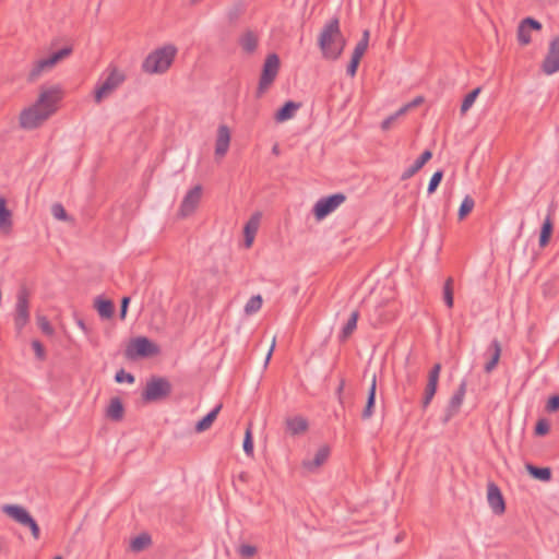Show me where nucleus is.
<instances>
[{"label": "nucleus", "mask_w": 559, "mask_h": 559, "mask_svg": "<svg viewBox=\"0 0 559 559\" xmlns=\"http://www.w3.org/2000/svg\"><path fill=\"white\" fill-rule=\"evenodd\" d=\"M33 347H34V349L36 352V355L41 358L43 355H44V349H43L41 344L38 341H34L33 342Z\"/></svg>", "instance_id": "obj_55"}, {"label": "nucleus", "mask_w": 559, "mask_h": 559, "mask_svg": "<svg viewBox=\"0 0 559 559\" xmlns=\"http://www.w3.org/2000/svg\"><path fill=\"white\" fill-rule=\"evenodd\" d=\"M123 413L124 408L121 400L112 397L106 409V416L114 421H120L123 418Z\"/></svg>", "instance_id": "obj_25"}, {"label": "nucleus", "mask_w": 559, "mask_h": 559, "mask_svg": "<svg viewBox=\"0 0 559 559\" xmlns=\"http://www.w3.org/2000/svg\"><path fill=\"white\" fill-rule=\"evenodd\" d=\"M2 511L19 524L28 527L35 539L39 538V526L25 508L19 504H5L2 507Z\"/></svg>", "instance_id": "obj_7"}, {"label": "nucleus", "mask_w": 559, "mask_h": 559, "mask_svg": "<svg viewBox=\"0 0 559 559\" xmlns=\"http://www.w3.org/2000/svg\"><path fill=\"white\" fill-rule=\"evenodd\" d=\"M437 386H438L437 382L428 381V383L425 388V394H424V399L421 402L423 408H427L428 405L430 404V402L432 401V399L436 394V391H437Z\"/></svg>", "instance_id": "obj_36"}, {"label": "nucleus", "mask_w": 559, "mask_h": 559, "mask_svg": "<svg viewBox=\"0 0 559 559\" xmlns=\"http://www.w3.org/2000/svg\"><path fill=\"white\" fill-rule=\"evenodd\" d=\"M241 49L247 53H253L257 50L259 37L258 34L251 29H247L238 40Z\"/></svg>", "instance_id": "obj_20"}, {"label": "nucleus", "mask_w": 559, "mask_h": 559, "mask_svg": "<svg viewBox=\"0 0 559 559\" xmlns=\"http://www.w3.org/2000/svg\"><path fill=\"white\" fill-rule=\"evenodd\" d=\"M405 114V108H400L394 114L390 115L388 118H385L381 123V129L384 131H388L391 129L392 124L396 121L397 118L403 116Z\"/></svg>", "instance_id": "obj_41"}, {"label": "nucleus", "mask_w": 559, "mask_h": 559, "mask_svg": "<svg viewBox=\"0 0 559 559\" xmlns=\"http://www.w3.org/2000/svg\"><path fill=\"white\" fill-rule=\"evenodd\" d=\"M481 88L480 87H476L474 88L473 91H471L463 99L462 102V105H461V114L464 115L467 112V110H469V108L473 106V104L475 103L477 96L479 95Z\"/></svg>", "instance_id": "obj_34"}, {"label": "nucleus", "mask_w": 559, "mask_h": 559, "mask_svg": "<svg viewBox=\"0 0 559 559\" xmlns=\"http://www.w3.org/2000/svg\"><path fill=\"white\" fill-rule=\"evenodd\" d=\"M115 381L118 383L127 382L131 384L135 381V378L133 374L126 372L123 369H120L116 372Z\"/></svg>", "instance_id": "obj_45"}, {"label": "nucleus", "mask_w": 559, "mask_h": 559, "mask_svg": "<svg viewBox=\"0 0 559 559\" xmlns=\"http://www.w3.org/2000/svg\"><path fill=\"white\" fill-rule=\"evenodd\" d=\"M286 426L292 435H299L307 430L308 423L305 418L296 416L286 420Z\"/></svg>", "instance_id": "obj_29"}, {"label": "nucleus", "mask_w": 559, "mask_h": 559, "mask_svg": "<svg viewBox=\"0 0 559 559\" xmlns=\"http://www.w3.org/2000/svg\"><path fill=\"white\" fill-rule=\"evenodd\" d=\"M12 212L7 207V200L0 195V231L9 234L12 230Z\"/></svg>", "instance_id": "obj_18"}, {"label": "nucleus", "mask_w": 559, "mask_h": 559, "mask_svg": "<svg viewBox=\"0 0 559 559\" xmlns=\"http://www.w3.org/2000/svg\"><path fill=\"white\" fill-rule=\"evenodd\" d=\"M76 323H78V325L80 326L81 330H83L84 332L87 331L86 325H85V323L83 322L82 319H78Z\"/></svg>", "instance_id": "obj_58"}, {"label": "nucleus", "mask_w": 559, "mask_h": 559, "mask_svg": "<svg viewBox=\"0 0 559 559\" xmlns=\"http://www.w3.org/2000/svg\"><path fill=\"white\" fill-rule=\"evenodd\" d=\"M38 325L45 334L51 335L53 333V329L46 317H38Z\"/></svg>", "instance_id": "obj_48"}, {"label": "nucleus", "mask_w": 559, "mask_h": 559, "mask_svg": "<svg viewBox=\"0 0 559 559\" xmlns=\"http://www.w3.org/2000/svg\"><path fill=\"white\" fill-rule=\"evenodd\" d=\"M242 12V5L241 4H237L235 5V8H233L231 10H229L228 12V19L230 22H234L236 21L239 15L241 14Z\"/></svg>", "instance_id": "obj_53"}, {"label": "nucleus", "mask_w": 559, "mask_h": 559, "mask_svg": "<svg viewBox=\"0 0 559 559\" xmlns=\"http://www.w3.org/2000/svg\"><path fill=\"white\" fill-rule=\"evenodd\" d=\"M29 321L28 298L25 292H20L16 297L14 323L21 331Z\"/></svg>", "instance_id": "obj_12"}, {"label": "nucleus", "mask_w": 559, "mask_h": 559, "mask_svg": "<svg viewBox=\"0 0 559 559\" xmlns=\"http://www.w3.org/2000/svg\"><path fill=\"white\" fill-rule=\"evenodd\" d=\"M53 559H62V557L61 556H57Z\"/></svg>", "instance_id": "obj_60"}, {"label": "nucleus", "mask_w": 559, "mask_h": 559, "mask_svg": "<svg viewBox=\"0 0 559 559\" xmlns=\"http://www.w3.org/2000/svg\"><path fill=\"white\" fill-rule=\"evenodd\" d=\"M300 107L299 103L293 100L286 102L275 114V120L277 122H284L294 117L296 110Z\"/></svg>", "instance_id": "obj_24"}, {"label": "nucleus", "mask_w": 559, "mask_h": 559, "mask_svg": "<svg viewBox=\"0 0 559 559\" xmlns=\"http://www.w3.org/2000/svg\"><path fill=\"white\" fill-rule=\"evenodd\" d=\"M158 353V347L147 337L139 336L127 347L126 355L130 359L136 357H148Z\"/></svg>", "instance_id": "obj_10"}, {"label": "nucleus", "mask_w": 559, "mask_h": 559, "mask_svg": "<svg viewBox=\"0 0 559 559\" xmlns=\"http://www.w3.org/2000/svg\"><path fill=\"white\" fill-rule=\"evenodd\" d=\"M443 178V171L437 170L433 173V175L430 178V181L428 183L427 193L432 194L436 192L437 188L439 187L441 180Z\"/></svg>", "instance_id": "obj_39"}, {"label": "nucleus", "mask_w": 559, "mask_h": 559, "mask_svg": "<svg viewBox=\"0 0 559 559\" xmlns=\"http://www.w3.org/2000/svg\"><path fill=\"white\" fill-rule=\"evenodd\" d=\"M359 62H360V60L352 57V59L347 66V70H346V72L349 76H352V78L355 76L358 66H359Z\"/></svg>", "instance_id": "obj_51"}, {"label": "nucleus", "mask_w": 559, "mask_h": 559, "mask_svg": "<svg viewBox=\"0 0 559 559\" xmlns=\"http://www.w3.org/2000/svg\"><path fill=\"white\" fill-rule=\"evenodd\" d=\"M345 200L346 195L341 192L321 198L313 206V215L318 221H321L334 212Z\"/></svg>", "instance_id": "obj_8"}, {"label": "nucleus", "mask_w": 559, "mask_h": 559, "mask_svg": "<svg viewBox=\"0 0 559 559\" xmlns=\"http://www.w3.org/2000/svg\"><path fill=\"white\" fill-rule=\"evenodd\" d=\"M51 214L56 219L67 221L68 214L61 203H55L51 206Z\"/></svg>", "instance_id": "obj_43"}, {"label": "nucleus", "mask_w": 559, "mask_h": 559, "mask_svg": "<svg viewBox=\"0 0 559 559\" xmlns=\"http://www.w3.org/2000/svg\"><path fill=\"white\" fill-rule=\"evenodd\" d=\"M330 450L328 447H322L318 450L312 460H305L302 466L309 472H314L319 468L329 457Z\"/></svg>", "instance_id": "obj_22"}, {"label": "nucleus", "mask_w": 559, "mask_h": 559, "mask_svg": "<svg viewBox=\"0 0 559 559\" xmlns=\"http://www.w3.org/2000/svg\"><path fill=\"white\" fill-rule=\"evenodd\" d=\"M423 102H424V98L421 96H417L412 102L404 105L402 108H405V114H406L411 108H414V107L420 105Z\"/></svg>", "instance_id": "obj_54"}, {"label": "nucleus", "mask_w": 559, "mask_h": 559, "mask_svg": "<svg viewBox=\"0 0 559 559\" xmlns=\"http://www.w3.org/2000/svg\"><path fill=\"white\" fill-rule=\"evenodd\" d=\"M344 385H345V381L342 379L341 382H340V385L336 389V395L338 397L340 403H343V401H342V392H343Z\"/></svg>", "instance_id": "obj_56"}, {"label": "nucleus", "mask_w": 559, "mask_h": 559, "mask_svg": "<svg viewBox=\"0 0 559 559\" xmlns=\"http://www.w3.org/2000/svg\"><path fill=\"white\" fill-rule=\"evenodd\" d=\"M242 448L248 456L253 455V438L250 427L246 430Z\"/></svg>", "instance_id": "obj_42"}, {"label": "nucleus", "mask_w": 559, "mask_h": 559, "mask_svg": "<svg viewBox=\"0 0 559 559\" xmlns=\"http://www.w3.org/2000/svg\"><path fill=\"white\" fill-rule=\"evenodd\" d=\"M280 70V58L276 53H270L263 63L257 97H261L275 81Z\"/></svg>", "instance_id": "obj_5"}, {"label": "nucleus", "mask_w": 559, "mask_h": 559, "mask_svg": "<svg viewBox=\"0 0 559 559\" xmlns=\"http://www.w3.org/2000/svg\"><path fill=\"white\" fill-rule=\"evenodd\" d=\"M551 233H552V223H551L550 218L547 217L545 219V222L543 223L540 234H539V246L540 247H545L549 242Z\"/></svg>", "instance_id": "obj_32"}, {"label": "nucleus", "mask_w": 559, "mask_h": 559, "mask_svg": "<svg viewBox=\"0 0 559 559\" xmlns=\"http://www.w3.org/2000/svg\"><path fill=\"white\" fill-rule=\"evenodd\" d=\"M453 280L451 277H449L445 283H444V286H443V300H444V304L449 307V308H452L453 307V302H454V299H453Z\"/></svg>", "instance_id": "obj_38"}, {"label": "nucleus", "mask_w": 559, "mask_h": 559, "mask_svg": "<svg viewBox=\"0 0 559 559\" xmlns=\"http://www.w3.org/2000/svg\"><path fill=\"white\" fill-rule=\"evenodd\" d=\"M368 41H369V32L365 31L361 39L357 43L352 57L360 60L368 48Z\"/></svg>", "instance_id": "obj_33"}, {"label": "nucleus", "mask_w": 559, "mask_h": 559, "mask_svg": "<svg viewBox=\"0 0 559 559\" xmlns=\"http://www.w3.org/2000/svg\"><path fill=\"white\" fill-rule=\"evenodd\" d=\"M474 205H475V202H474L473 198L469 195H466L463 199V201L459 207V213H457L459 218L463 219L466 215H468L472 212V210L474 209Z\"/></svg>", "instance_id": "obj_37"}, {"label": "nucleus", "mask_w": 559, "mask_h": 559, "mask_svg": "<svg viewBox=\"0 0 559 559\" xmlns=\"http://www.w3.org/2000/svg\"><path fill=\"white\" fill-rule=\"evenodd\" d=\"M260 219L261 213H254L245 226V246L247 248L251 247L253 242L254 235L257 234L260 225Z\"/></svg>", "instance_id": "obj_21"}, {"label": "nucleus", "mask_w": 559, "mask_h": 559, "mask_svg": "<svg viewBox=\"0 0 559 559\" xmlns=\"http://www.w3.org/2000/svg\"><path fill=\"white\" fill-rule=\"evenodd\" d=\"M518 40L522 46L528 45L532 40L531 31L521 23L518 26Z\"/></svg>", "instance_id": "obj_40"}, {"label": "nucleus", "mask_w": 559, "mask_h": 559, "mask_svg": "<svg viewBox=\"0 0 559 559\" xmlns=\"http://www.w3.org/2000/svg\"><path fill=\"white\" fill-rule=\"evenodd\" d=\"M61 98L58 86L41 88L36 103L20 114V126L25 130H33L43 124L56 110Z\"/></svg>", "instance_id": "obj_1"}, {"label": "nucleus", "mask_w": 559, "mask_h": 559, "mask_svg": "<svg viewBox=\"0 0 559 559\" xmlns=\"http://www.w3.org/2000/svg\"><path fill=\"white\" fill-rule=\"evenodd\" d=\"M485 356L488 357V360L484 366V370L485 372L490 373L497 367L501 356V345L497 338L491 341L490 345L486 349Z\"/></svg>", "instance_id": "obj_16"}, {"label": "nucleus", "mask_w": 559, "mask_h": 559, "mask_svg": "<svg viewBox=\"0 0 559 559\" xmlns=\"http://www.w3.org/2000/svg\"><path fill=\"white\" fill-rule=\"evenodd\" d=\"M376 391H377V379H376V374H373L371 385L368 390L366 406L361 413V418L364 420L369 419L373 415V409H374V404H376Z\"/></svg>", "instance_id": "obj_23"}, {"label": "nucleus", "mask_w": 559, "mask_h": 559, "mask_svg": "<svg viewBox=\"0 0 559 559\" xmlns=\"http://www.w3.org/2000/svg\"><path fill=\"white\" fill-rule=\"evenodd\" d=\"M274 347H275V338H273L272 345L266 354L265 365L270 361Z\"/></svg>", "instance_id": "obj_57"}, {"label": "nucleus", "mask_w": 559, "mask_h": 559, "mask_svg": "<svg viewBox=\"0 0 559 559\" xmlns=\"http://www.w3.org/2000/svg\"><path fill=\"white\" fill-rule=\"evenodd\" d=\"M108 75L104 81L97 83L95 87L94 99L99 104L105 97L110 95L126 80V75L118 71L117 68L110 67Z\"/></svg>", "instance_id": "obj_6"}, {"label": "nucleus", "mask_w": 559, "mask_h": 559, "mask_svg": "<svg viewBox=\"0 0 559 559\" xmlns=\"http://www.w3.org/2000/svg\"><path fill=\"white\" fill-rule=\"evenodd\" d=\"M202 195L201 186H195L190 189L185 195L181 205H180V215L182 217H187L194 212L197 209Z\"/></svg>", "instance_id": "obj_15"}, {"label": "nucleus", "mask_w": 559, "mask_h": 559, "mask_svg": "<svg viewBox=\"0 0 559 559\" xmlns=\"http://www.w3.org/2000/svg\"><path fill=\"white\" fill-rule=\"evenodd\" d=\"M521 24L526 26L530 31H540L542 29V23L533 17H525L521 21Z\"/></svg>", "instance_id": "obj_46"}, {"label": "nucleus", "mask_w": 559, "mask_h": 559, "mask_svg": "<svg viewBox=\"0 0 559 559\" xmlns=\"http://www.w3.org/2000/svg\"><path fill=\"white\" fill-rule=\"evenodd\" d=\"M546 409L549 413H554L559 409V394H555L549 397V400L546 404Z\"/></svg>", "instance_id": "obj_49"}, {"label": "nucleus", "mask_w": 559, "mask_h": 559, "mask_svg": "<svg viewBox=\"0 0 559 559\" xmlns=\"http://www.w3.org/2000/svg\"><path fill=\"white\" fill-rule=\"evenodd\" d=\"M318 44L325 59L336 60L342 55L345 47V38L341 32L337 17L330 20L323 26Z\"/></svg>", "instance_id": "obj_2"}, {"label": "nucleus", "mask_w": 559, "mask_h": 559, "mask_svg": "<svg viewBox=\"0 0 559 559\" xmlns=\"http://www.w3.org/2000/svg\"><path fill=\"white\" fill-rule=\"evenodd\" d=\"M542 71L552 75L559 71V35L549 43L548 52L540 66Z\"/></svg>", "instance_id": "obj_11"}, {"label": "nucleus", "mask_w": 559, "mask_h": 559, "mask_svg": "<svg viewBox=\"0 0 559 559\" xmlns=\"http://www.w3.org/2000/svg\"><path fill=\"white\" fill-rule=\"evenodd\" d=\"M237 551L242 558L248 559L257 554V547L252 545L242 544L238 547Z\"/></svg>", "instance_id": "obj_44"}, {"label": "nucleus", "mask_w": 559, "mask_h": 559, "mask_svg": "<svg viewBox=\"0 0 559 559\" xmlns=\"http://www.w3.org/2000/svg\"><path fill=\"white\" fill-rule=\"evenodd\" d=\"M549 431V424L546 419H539L535 426V435L544 436Z\"/></svg>", "instance_id": "obj_47"}, {"label": "nucleus", "mask_w": 559, "mask_h": 559, "mask_svg": "<svg viewBox=\"0 0 559 559\" xmlns=\"http://www.w3.org/2000/svg\"><path fill=\"white\" fill-rule=\"evenodd\" d=\"M432 157V153L429 150L423 152V154L415 160V163L406 168L402 175L401 180H407L412 178L417 171H419L424 165Z\"/></svg>", "instance_id": "obj_19"}, {"label": "nucleus", "mask_w": 559, "mask_h": 559, "mask_svg": "<svg viewBox=\"0 0 559 559\" xmlns=\"http://www.w3.org/2000/svg\"><path fill=\"white\" fill-rule=\"evenodd\" d=\"M177 55L174 45H165L152 51L143 61L142 70L148 74L165 73L173 64Z\"/></svg>", "instance_id": "obj_3"}, {"label": "nucleus", "mask_w": 559, "mask_h": 559, "mask_svg": "<svg viewBox=\"0 0 559 559\" xmlns=\"http://www.w3.org/2000/svg\"><path fill=\"white\" fill-rule=\"evenodd\" d=\"M359 313L358 311H353L350 317L348 318L345 325L342 328V331L338 335V338L341 342H345L355 331L357 326V320H358Z\"/></svg>", "instance_id": "obj_28"}, {"label": "nucleus", "mask_w": 559, "mask_h": 559, "mask_svg": "<svg viewBox=\"0 0 559 559\" xmlns=\"http://www.w3.org/2000/svg\"><path fill=\"white\" fill-rule=\"evenodd\" d=\"M230 143V132L227 126L222 124L217 129V138L215 144V155L224 156L229 147Z\"/></svg>", "instance_id": "obj_17"}, {"label": "nucleus", "mask_w": 559, "mask_h": 559, "mask_svg": "<svg viewBox=\"0 0 559 559\" xmlns=\"http://www.w3.org/2000/svg\"><path fill=\"white\" fill-rule=\"evenodd\" d=\"M171 391L173 385L168 379L154 376L147 380L142 399L147 403L163 401L170 395Z\"/></svg>", "instance_id": "obj_4"}, {"label": "nucleus", "mask_w": 559, "mask_h": 559, "mask_svg": "<svg viewBox=\"0 0 559 559\" xmlns=\"http://www.w3.org/2000/svg\"><path fill=\"white\" fill-rule=\"evenodd\" d=\"M222 409V404L215 406L210 413H207L201 420H199L195 425L197 432H203L207 430L214 420L216 419L219 411Z\"/></svg>", "instance_id": "obj_27"}, {"label": "nucleus", "mask_w": 559, "mask_h": 559, "mask_svg": "<svg viewBox=\"0 0 559 559\" xmlns=\"http://www.w3.org/2000/svg\"><path fill=\"white\" fill-rule=\"evenodd\" d=\"M487 502L496 515H501L506 511V502L502 492L497 484L489 481L487 484Z\"/></svg>", "instance_id": "obj_13"}, {"label": "nucleus", "mask_w": 559, "mask_h": 559, "mask_svg": "<svg viewBox=\"0 0 559 559\" xmlns=\"http://www.w3.org/2000/svg\"><path fill=\"white\" fill-rule=\"evenodd\" d=\"M94 307L103 319H110L114 316V304L108 299L98 296L94 301Z\"/></svg>", "instance_id": "obj_26"}, {"label": "nucleus", "mask_w": 559, "mask_h": 559, "mask_svg": "<svg viewBox=\"0 0 559 559\" xmlns=\"http://www.w3.org/2000/svg\"><path fill=\"white\" fill-rule=\"evenodd\" d=\"M72 52L71 47H63L60 50L53 52L48 58L38 60L28 74V81H35L40 76L43 71L52 68L60 60L68 57Z\"/></svg>", "instance_id": "obj_9"}, {"label": "nucleus", "mask_w": 559, "mask_h": 559, "mask_svg": "<svg viewBox=\"0 0 559 559\" xmlns=\"http://www.w3.org/2000/svg\"><path fill=\"white\" fill-rule=\"evenodd\" d=\"M151 544V537L147 534H140L131 540L130 548L134 552L142 551Z\"/></svg>", "instance_id": "obj_31"}, {"label": "nucleus", "mask_w": 559, "mask_h": 559, "mask_svg": "<svg viewBox=\"0 0 559 559\" xmlns=\"http://www.w3.org/2000/svg\"><path fill=\"white\" fill-rule=\"evenodd\" d=\"M262 307V297L260 295L252 296L245 306L246 314H253Z\"/></svg>", "instance_id": "obj_35"}, {"label": "nucleus", "mask_w": 559, "mask_h": 559, "mask_svg": "<svg viewBox=\"0 0 559 559\" xmlns=\"http://www.w3.org/2000/svg\"><path fill=\"white\" fill-rule=\"evenodd\" d=\"M466 380H462L459 388L451 396L448 407L445 409V415L443 418L444 423H448L453 416H455L459 413L466 393Z\"/></svg>", "instance_id": "obj_14"}, {"label": "nucleus", "mask_w": 559, "mask_h": 559, "mask_svg": "<svg viewBox=\"0 0 559 559\" xmlns=\"http://www.w3.org/2000/svg\"><path fill=\"white\" fill-rule=\"evenodd\" d=\"M526 469L535 479L542 481H549L551 479V469L549 467H538L533 464H527Z\"/></svg>", "instance_id": "obj_30"}, {"label": "nucleus", "mask_w": 559, "mask_h": 559, "mask_svg": "<svg viewBox=\"0 0 559 559\" xmlns=\"http://www.w3.org/2000/svg\"><path fill=\"white\" fill-rule=\"evenodd\" d=\"M441 371V365L436 364L431 370L429 371L428 381L437 382L439 381V376Z\"/></svg>", "instance_id": "obj_50"}, {"label": "nucleus", "mask_w": 559, "mask_h": 559, "mask_svg": "<svg viewBox=\"0 0 559 559\" xmlns=\"http://www.w3.org/2000/svg\"><path fill=\"white\" fill-rule=\"evenodd\" d=\"M272 151H273L274 154H278L280 153L277 145L273 146Z\"/></svg>", "instance_id": "obj_59"}, {"label": "nucleus", "mask_w": 559, "mask_h": 559, "mask_svg": "<svg viewBox=\"0 0 559 559\" xmlns=\"http://www.w3.org/2000/svg\"><path fill=\"white\" fill-rule=\"evenodd\" d=\"M129 304H130V297H128V296L122 297L121 305H120V313H119V317L121 320H123L127 316Z\"/></svg>", "instance_id": "obj_52"}]
</instances>
